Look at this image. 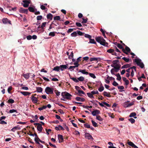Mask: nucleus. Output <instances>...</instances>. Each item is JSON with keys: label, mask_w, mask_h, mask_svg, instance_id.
Segmentation results:
<instances>
[{"label": "nucleus", "mask_w": 148, "mask_h": 148, "mask_svg": "<svg viewBox=\"0 0 148 148\" xmlns=\"http://www.w3.org/2000/svg\"><path fill=\"white\" fill-rule=\"evenodd\" d=\"M112 84L114 86H116L118 85V84L115 81L113 82Z\"/></svg>", "instance_id": "62"}, {"label": "nucleus", "mask_w": 148, "mask_h": 148, "mask_svg": "<svg viewBox=\"0 0 148 148\" xmlns=\"http://www.w3.org/2000/svg\"><path fill=\"white\" fill-rule=\"evenodd\" d=\"M100 113V111L99 110L96 109L93 111H92V114L93 116H97V115L98 114Z\"/></svg>", "instance_id": "6"}, {"label": "nucleus", "mask_w": 148, "mask_h": 148, "mask_svg": "<svg viewBox=\"0 0 148 148\" xmlns=\"http://www.w3.org/2000/svg\"><path fill=\"white\" fill-rule=\"evenodd\" d=\"M125 51H127V52H129L130 51V48L126 46L125 49Z\"/></svg>", "instance_id": "53"}, {"label": "nucleus", "mask_w": 148, "mask_h": 148, "mask_svg": "<svg viewBox=\"0 0 148 148\" xmlns=\"http://www.w3.org/2000/svg\"><path fill=\"white\" fill-rule=\"evenodd\" d=\"M23 2L24 3L23 5V6L25 8L28 7L30 3V2L27 0H23Z\"/></svg>", "instance_id": "7"}, {"label": "nucleus", "mask_w": 148, "mask_h": 148, "mask_svg": "<svg viewBox=\"0 0 148 148\" xmlns=\"http://www.w3.org/2000/svg\"><path fill=\"white\" fill-rule=\"evenodd\" d=\"M122 79L123 81L125 82V84L126 85H127L129 84V81L126 78L124 77H123L122 78Z\"/></svg>", "instance_id": "21"}, {"label": "nucleus", "mask_w": 148, "mask_h": 148, "mask_svg": "<svg viewBox=\"0 0 148 148\" xmlns=\"http://www.w3.org/2000/svg\"><path fill=\"white\" fill-rule=\"evenodd\" d=\"M114 67L115 69H116L118 70H119V69L120 67L118 66H117L116 64H114Z\"/></svg>", "instance_id": "58"}, {"label": "nucleus", "mask_w": 148, "mask_h": 148, "mask_svg": "<svg viewBox=\"0 0 148 148\" xmlns=\"http://www.w3.org/2000/svg\"><path fill=\"white\" fill-rule=\"evenodd\" d=\"M129 101H125L124 103V105L123 106L125 108H127L133 105L134 104V101H133L131 103H130L128 104L127 103L128 102H129Z\"/></svg>", "instance_id": "5"}, {"label": "nucleus", "mask_w": 148, "mask_h": 148, "mask_svg": "<svg viewBox=\"0 0 148 148\" xmlns=\"http://www.w3.org/2000/svg\"><path fill=\"white\" fill-rule=\"evenodd\" d=\"M77 35V32H74L71 34V36L72 37H75Z\"/></svg>", "instance_id": "29"}, {"label": "nucleus", "mask_w": 148, "mask_h": 148, "mask_svg": "<svg viewBox=\"0 0 148 148\" xmlns=\"http://www.w3.org/2000/svg\"><path fill=\"white\" fill-rule=\"evenodd\" d=\"M79 72L83 74H85L86 75H87L89 74V73L88 72L86 71V70L85 69L80 70H79Z\"/></svg>", "instance_id": "16"}, {"label": "nucleus", "mask_w": 148, "mask_h": 148, "mask_svg": "<svg viewBox=\"0 0 148 148\" xmlns=\"http://www.w3.org/2000/svg\"><path fill=\"white\" fill-rule=\"evenodd\" d=\"M77 67V66H71L69 68V69H70L71 71H73L74 70V69Z\"/></svg>", "instance_id": "25"}, {"label": "nucleus", "mask_w": 148, "mask_h": 148, "mask_svg": "<svg viewBox=\"0 0 148 148\" xmlns=\"http://www.w3.org/2000/svg\"><path fill=\"white\" fill-rule=\"evenodd\" d=\"M8 103H13L14 102V101L13 99H9L7 101Z\"/></svg>", "instance_id": "33"}, {"label": "nucleus", "mask_w": 148, "mask_h": 148, "mask_svg": "<svg viewBox=\"0 0 148 148\" xmlns=\"http://www.w3.org/2000/svg\"><path fill=\"white\" fill-rule=\"evenodd\" d=\"M60 70L62 71L64 69H66L67 68V66L66 65H62L60 66Z\"/></svg>", "instance_id": "17"}, {"label": "nucleus", "mask_w": 148, "mask_h": 148, "mask_svg": "<svg viewBox=\"0 0 148 148\" xmlns=\"http://www.w3.org/2000/svg\"><path fill=\"white\" fill-rule=\"evenodd\" d=\"M35 136L36 137L35 138V142L37 143L38 144H39V142L40 140L39 139L38 137L37 136V135L36 134H34Z\"/></svg>", "instance_id": "14"}, {"label": "nucleus", "mask_w": 148, "mask_h": 148, "mask_svg": "<svg viewBox=\"0 0 148 148\" xmlns=\"http://www.w3.org/2000/svg\"><path fill=\"white\" fill-rule=\"evenodd\" d=\"M131 65L129 64H127L125 65H124L122 66V69H124V68H129L130 66Z\"/></svg>", "instance_id": "23"}, {"label": "nucleus", "mask_w": 148, "mask_h": 148, "mask_svg": "<svg viewBox=\"0 0 148 148\" xmlns=\"http://www.w3.org/2000/svg\"><path fill=\"white\" fill-rule=\"evenodd\" d=\"M84 36L86 38H88L89 39H90L92 37L90 35L86 34H85Z\"/></svg>", "instance_id": "49"}, {"label": "nucleus", "mask_w": 148, "mask_h": 148, "mask_svg": "<svg viewBox=\"0 0 148 148\" xmlns=\"http://www.w3.org/2000/svg\"><path fill=\"white\" fill-rule=\"evenodd\" d=\"M27 38L28 40H30L32 38V36L31 35H29L27 36Z\"/></svg>", "instance_id": "64"}, {"label": "nucleus", "mask_w": 148, "mask_h": 148, "mask_svg": "<svg viewBox=\"0 0 148 148\" xmlns=\"http://www.w3.org/2000/svg\"><path fill=\"white\" fill-rule=\"evenodd\" d=\"M9 112L10 113H12L14 112H17L16 110L14 109H12L10 110Z\"/></svg>", "instance_id": "51"}, {"label": "nucleus", "mask_w": 148, "mask_h": 148, "mask_svg": "<svg viewBox=\"0 0 148 148\" xmlns=\"http://www.w3.org/2000/svg\"><path fill=\"white\" fill-rule=\"evenodd\" d=\"M29 74H30V73H28L26 74H23V75L25 78L28 79L29 77Z\"/></svg>", "instance_id": "19"}, {"label": "nucleus", "mask_w": 148, "mask_h": 148, "mask_svg": "<svg viewBox=\"0 0 148 148\" xmlns=\"http://www.w3.org/2000/svg\"><path fill=\"white\" fill-rule=\"evenodd\" d=\"M46 22H44L42 24V25L41 26V27L42 28H43L44 27H45L46 25Z\"/></svg>", "instance_id": "52"}, {"label": "nucleus", "mask_w": 148, "mask_h": 148, "mask_svg": "<svg viewBox=\"0 0 148 148\" xmlns=\"http://www.w3.org/2000/svg\"><path fill=\"white\" fill-rule=\"evenodd\" d=\"M74 30V29H69L67 31L68 33H71Z\"/></svg>", "instance_id": "56"}, {"label": "nucleus", "mask_w": 148, "mask_h": 148, "mask_svg": "<svg viewBox=\"0 0 148 148\" xmlns=\"http://www.w3.org/2000/svg\"><path fill=\"white\" fill-rule=\"evenodd\" d=\"M73 52H72L70 55L69 56V58H70V59L72 58L73 57Z\"/></svg>", "instance_id": "60"}, {"label": "nucleus", "mask_w": 148, "mask_h": 148, "mask_svg": "<svg viewBox=\"0 0 148 148\" xmlns=\"http://www.w3.org/2000/svg\"><path fill=\"white\" fill-rule=\"evenodd\" d=\"M91 93L92 95H94L95 94H98L99 93V92L97 90H96V91L93 90L91 92Z\"/></svg>", "instance_id": "50"}, {"label": "nucleus", "mask_w": 148, "mask_h": 148, "mask_svg": "<svg viewBox=\"0 0 148 148\" xmlns=\"http://www.w3.org/2000/svg\"><path fill=\"white\" fill-rule=\"evenodd\" d=\"M77 94H79V95L81 96V94H85V93L82 90H78Z\"/></svg>", "instance_id": "37"}, {"label": "nucleus", "mask_w": 148, "mask_h": 148, "mask_svg": "<svg viewBox=\"0 0 148 148\" xmlns=\"http://www.w3.org/2000/svg\"><path fill=\"white\" fill-rule=\"evenodd\" d=\"M55 129L56 130H64V128L60 125H59L57 127H56Z\"/></svg>", "instance_id": "12"}, {"label": "nucleus", "mask_w": 148, "mask_h": 148, "mask_svg": "<svg viewBox=\"0 0 148 148\" xmlns=\"http://www.w3.org/2000/svg\"><path fill=\"white\" fill-rule=\"evenodd\" d=\"M134 61L136 62L137 64L140 66L141 68H143L144 67L143 64L141 62V60L136 59L134 60Z\"/></svg>", "instance_id": "4"}, {"label": "nucleus", "mask_w": 148, "mask_h": 148, "mask_svg": "<svg viewBox=\"0 0 148 148\" xmlns=\"http://www.w3.org/2000/svg\"><path fill=\"white\" fill-rule=\"evenodd\" d=\"M114 50L113 49H111L108 50L107 51V52H108L110 53H112H112H114Z\"/></svg>", "instance_id": "38"}, {"label": "nucleus", "mask_w": 148, "mask_h": 148, "mask_svg": "<svg viewBox=\"0 0 148 148\" xmlns=\"http://www.w3.org/2000/svg\"><path fill=\"white\" fill-rule=\"evenodd\" d=\"M116 46L119 49H123L122 45L119 43L117 44V45H116Z\"/></svg>", "instance_id": "54"}, {"label": "nucleus", "mask_w": 148, "mask_h": 148, "mask_svg": "<svg viewBox=\"0 0 148 148\" xmlns=\"http://www.w3.org/2000/svg\"><path fill=\"white\" fill-rule=\"evenodd\" d=\"M55 92L56 95L57 96H59L60 94V92L58 91V90H55Z\"/></svg>", "instance_id": "57"}, {"label": "nucleus", "mask_w": 148, "mask_h": 148, "mask_svg": "<svg viewBox=\"0 0 148 148\" xmlns=\"http://www.w3.org/2000/svg\"><path fill=\"white\" fill-rule=\"evenodd\" d=\"M70 79L73 80L75 82L77 83L78 82V79L75 77H70Z\"/></svg>", "instance_id": "34"}, {"label": "nucleus", "mask_w": 148, "mask_h": 148, "mask_svg": "<svg viewBox=\"0 0 148 148\" xmlns=\"http://www.w3.org/2000/svg\"><path fill=\"white\" fill-rule=\"evenodd\" d=\"M85 137L86 138L89 140L93 139V138L91 135L88 133H86L85 134Z\"/></svg>", "instance_id": "8"}, {"label": "nucleus", "mask_w": 148, "mask_h": 148, "mask_svg": "<svg viewBox=\"0 0 148 148\" xmlns=\"http://www.w3.org/2000/svg\"><path fill=\"white\" fill-rule=\"evenodd\" d=\"M28 9L30 12H35L34 9L32 7H29Z\"/></svg>", "instance_id": "40"}, {"label": "nucleus", "mask_w": 148, "mask_h": 148, "mask_svg": "<svg viewBox=\"0 0 148 148\" xmlns=\"http://www.w3.org/2000/svg\"><path fill=\"white\" fill-rule=\"evenodd\" d=\"M36 89L37 91L39 92H41L42 91V89L40 87H37Z\"/></svg>", "instance_id": "24"}, {"label": "nucleus", "mask_w": 148, "mask_h": 148, "mask_svg": "<svg viewBox=\"0 0 148 148\" xmlns=\"http://www.w3.org/2000/svg\"><path fill=\"white\" fill-rule=\"evenodd\" d=\"M45 92L47 94H52L53 93L54 89L49 87H47L45 89Z\"/></svg>", "instance_id": "3"}, {"label": "nucleus", "mask_w": 148, "mask_h": 148, "mask_svg": "<svg viewBox=\"0 0 148 148\" xmlns=\"http://www.w3.org/2000/svg\"><path fill=\"white\" fill-rule=\"evenodd\" d=\"M87 95L88 96V97H89L91 98H94V97L93 96V95L92 94L90 93V92H88L87 93Z\"/></svg>", "instance_id": "31"}, {"label": "nucleus", "mask_w": 148, "mask_h": 148, "mask_svg": "<svg viewBox=\"0 0 148 148\" xmlns=\"http://www.w3.org/2000/svg\"><path fill=\"white\" fill-rule=\"evenodd\" d=\"M92 123V125L95 127H97V124L96 122L93 121V120H92L91 121Z\"/></svg>", "instance_id": "43"}, {"label": "nucleus", "mask_w": 148, "mask_h": 148, "mask_svg": "<svg viewBox=\"0 0 148 148\" xmlns=\"http://www.w3.org/2000/svg\"><path fill=\"white\" fill-rule=\"evenodd\" d=\"M96 40L99 43L103 45L106 46V44L107 45V43L106 42L105 40L102 37H99L96 38Z\"/></svg>", "instance_id": "1"}, {"label": "nucleus", "mask_w": 148, "mask_h": 148, "mask_svg": "<svg viewBox=\"0 0 148 148\" xmlns=\"http://www.w3.org/2000/svg\"><path fill=\"white\" fill-rule=\"evenodd\" d=\"M76 25L78 26V27H81L82 26V24H81V23H78V22H77L76 23Z\"/></svg>", "instance_id": "63"}, {"label": "nucleus", "mask_w": 148, "mask_h": 148, "mask_svg": "<svg viewBox=\"0 0 148 148\" xmlns=\"http://www.w3.org/2000/svg\"><path fill=\"white\" fill-rule=\"evenodd\" d=\"M60 18L59 16H56L54 17L53 18V20L54 21H60Z\"/></svg>", "instance_id": "27"}, {"label": "nucleus", "mask_w": 148, "mask_h": 148, "mask_svg": "<svg viewBox=\"0 0 148 148\" xmlns=\"http://www.w3.org/2000/svg\"><path fill=\"white\" fill-rule=\"evenodd\" d=\"M129 121H130L132 123H133L135 122V120L132 118H131L129 119Z\"/></svg>", "instance_id": "44"}, {"label": "nucleus", "mask_w": 148, "mask_h": 148, "mask_svg": "<svg viewBox=\"0 0 148 148\" xmlns=\"http://www.w3.org/2000/svg\"><path fill=\"white\" fill-rule=\"evenodd\" d=\"M76 99L77 101H81L82 102L84 101L85 100V99L84 98L79 97H76Z\"/></svg>", "instance_id": "20"}, {"label": "nucleus", "mask_w": 148, "mask_h": 148, "mask_svg": "<svg viewBox=\"0 0 148 148\" xmlns=\"http://www.w3.org/2000/svg\"><path fill=\"white\" fill-rule=\"evenodd\" d=\"M58 137L59 140V142L61 143L62 142L63 140V138L62 135L60 134L58 135Z\"/></svg>", "instance_id": "11"}, {"label": "nucleus", "mask_w": 148, "mask_h": 148, "mask_svg": "<svg viewBox=\"0 0 148 148\" xmlns=\"http://www.w3.org/2000/svg\"><path fill=\"white\" fill-rule=\"evenodd\" d=\"M37 129L38 131L40 132H41L42 129V125L41 124H40L38 126H37Z\"/></svg>", "instance_id": "22"}, {"label": "nucleus", "mask_w": 148, "mask_h": 148, "mask_svg": "<svg viewBox=\"0 0 148 148\" xmlns=\"http://www.w3.org/2000/svg\"><path fill=\"white\" fill-rule=\"evenodd\" d=\"M60 66H56L54 67L53 68V70L54 71H58L60 70Z\"/></svg>", "instance_id": "26"}, {"label": "nucleus", "mask_w": 148, "mask_h": 148, "mask_svg": "<svg viewBox=\"0 0 148 148\" xmlns=\"http://www.w3.org/2000/svg\"><path fill=\"white\" fill-rule=\"evenodd\" d=\"M55 32H50L49 34V36H55Z\"/></svg>", "instance_id": "45"}, {"label": "nucleus", "mask_w": 148, "mask_h": 148, "mask_svg": "<svg viewBox=\"0 0 148 148\" xmlns=\"http://www.w3.org/2000/svg\"><path fill=\"white\" fill-rule=\"evenodd\" d=\"M78 80L79 81L82 82L84 81V78L83 76H80L79 77L77 78Z\"/></svg>", "instance_id": "28"}, {"label": "nucleus", "mask_w": 148, "mask_h": 148, "mask_svg": "<svg viewBox=\"0 0 148 148\" xmlns=\"http://www.w3.org/2000/svg\"><path fill=\"white\" fill-rule=\"evenodd\" d=\"M20 93L25 96L29 95L31 94V93L29 92L23 91H21Z\"/></svg>", "instance_id": "15"}, {"label": "nucleus", "mask_w": 148, "mask_h": 148, "mask_svg": "<svg viewBox=\"0 0 148 148\" xmlns=\"http://www.w3.org/2000/svg\"><path fill=\"white\" fill-rule=\"evenodd\" d=\"M47 108V106H43L42 107L39 108L38 109L41 111L43 109H45Z\"/></svg>", "instance_id": "36"}, {"label": "nucleus", "mask_w": 148, "mask_h": 148, "mask_svg": "<svg viewBox=\"0 0 148 148\" xmlns=\"http://www.w3.org/2000/svg\"><path fill=\"white\" fill-rule=\"evenodd\" d=\"M122 59L126 62H128L129 61V59L128 58H126L125 57H123Z\"/></svg>", "instance_id": "39"}, {"label": "nucleus", "mask_w": 148, "mask_h": 148, "mask_svg": "<svg viewBox=\"0 0 148 148\" xmlns=\"http://www.w3.org/2000/svg\"><path fill=\"white\" fill-rule=\"evenodd\" d=\"M89 43L92 44H95L96 42H95L94 39H92L91 38L90 39V41Z\"/></svg>", "instance_id": "48"}, {"label": "nucleus", "mask_w": 148, "mask_h": 148, "mask_svg": "<svg viewBox=\"0 0 148 148\" xmlns=\"http://www.w3.org/2000/svg\"><path fill=\"white\" fill-rule=\"evenodd\" d=\"M89 75L92 77L94 79L95 78H96V77L95 75L92 73H89Z\"/></svg>", "instance_id": "46"}, {"label": "nucleus", "mask_w": 148, "mask_h": 148, "mask_svg": "<svg viewBox=\"0 0 148 148\" xmlns=\"http://www.w3.org/2000/svg\"><path fill=\"white\" fill-rule=\"evenodd\" d=\"M104 88L103 86H101L99 88L98 90L100 92H101L104 90Z\"/></svg>", "instance_id": "42"}, {"label": "nucleus", "mask_w": 148, "mask_h": 148, "mask_svg": "<svg viewBox=\"0 0 148 148\" xmlns=\"http://www.w3.org/2000/svg\"><path fill=\"white\" fill-rule=\"evenodd\" d=\"M31 100H32V102L34 103H36L38 101V99L35 97L33 96H32V97L31 98Z\"/></svg>", "instance_id": "9"}, {"label": "nucleus", "mask_w": 148, "mask_h": 148, "mask_svg": "<svg viewBox=\"0 0 148 148\" xmlns=\"http://www.w3.org/2000/svg\"><path fill=\"white\" fill-rule=\"evenodd\" d=\"M96 119L100 121H102L103 120V119L100 116H97Z\"/></svg>", "instance_id": "35"}, {"label": "nucleus", "mask_w": 148, "mask_h": 148, "mask_svg": "<svg viewBox=\"0 0 148 148\" xmlns=\"http://www.w3.org/2000/svg\"><path fill=\"white\" fill-rule=\"evenodd\" d=\"M77 34L80 36H82L83 35V33L79 31H77Z\"/></svg>", "instance_id": "59"}, {"label": "nucleus", "mask_w": 148, "mask_h": 148, "mask_svg": "<svg viewBox=\"0 0 148 148\" xmlns=\"http://www.w3.org/2000/svg\"><path fill=\"white\" fill-rule=\"evenodd\" d=\"M128 144L130 146L134 148H138V147L136 145L133 143L131 141H129L128 142Z\"/></svg>", "instance_id": "10"}, {"label": "nucleus", "mask_w": 148, "mask_h": 148, "mask_svg": "<svg viewBox=\"0 0 148 148\" xmlns=\"http://www.w3.org/2000/svg\"><path fill=\"white\" fill-rule=\"evenodd\" d=\"M42 18V16H38L37 17V19L38 20H41Z\"/></svg>", "instance_id": "55"}, {"label": "nucleus", "mask_w": 148, "mask_h": 148, "mask_svg": "<svg viewBox=\"0 0 148 148\" xmlns=\"http://www.w3.org/2000/svg\"><path fill=\"white\" fill-rule=\"evenodd\" d=\"M103 94L104 96H106L108 97H111V95L110 94V93L107 92L106 91H104L103 92Z\"/></svg>", "instance_id": "18"}, {"label": "nucleus", "mask_w": 148, "mask_h": 148, "mask_svg": "<svg viewBox=\"0 0 148 148\" xmlns=\"http://www.w3.org/2000/svg\"><path fill=\"white\" fill-rule=\"evenodd\" d=\"M116 76L117 77V79L120 81L121 79V77L120 76V75L119 73H117L116 74Z\"/></svg>", "instance_id": "32"}, {"label": "nucleus", "mask_w": 148, "mask_h": 148, "mask_svg": "<svg viewBox=\"0 0 148 148\" xmlns=\"http://www.w3.org/2000/svg\"><path fill=\"white\" fill-rule=\"evenodd\" d=\"M52 15L50 13L47 15V18L52 19Z\"/></svg>", "instance_id": "30"}, {"label": "nucleus", "mask_w": 148, "mask_h": 148, "mask_svg": "<svg viewBox=\"0 0 148 148\" xmlns=\"http://www.w3.org/2000/svg\"><path fill=\"white\" fill-rule=\"evenodd\" d=\"M85 127L87 128H90V125L86 123L84 124Z\"/></svg>", "instance_id": "61"}, {"label": "nucleus", "mask_w": 148, "mask_h": 148, "mask_svg": "<svg viewBox=\"0 0 148 148\" xmlns=\"http://www.w3.org/2000/svg\"><path fill=\"white\" fill-rule=\"evenodd\" d=\"M136 115V114L135 112H132L130 114V115H129V116L130 117H134Z\"/></svg>", "instance_id": "47"}, {"label": "nucleus", "mask_w": 148, "mask_h": 148, "mask_svg": "<svg viewBox=\"0 0 148 148\" xmlns=\"http://www.w3.org/2000/svg\"><path fill=\"white\" fill-rule=\"evenodd\" d=\"M61 95L64 98L69 100H71V97L72 96L71 95L66 92H62Z\"/></svg>", "instance_id": "2"}, {"label": "nucleus", "mask_w": 148, "mask_h": 148, "mask_svg": "<svg viewBox=\"0 0 148 148\" xmlns=\"http://www.w3.org/2000/svg\"><path fill=\"white\" fill-rule=\"evenodd\" d=\"M2 21L4 24H7L8 23H10V21H9L7 18H3L2 20Z\"/></svg>", "instance_id": "13"}, {"label": "nucleus", "mask_w": 148, "mask_h": 148, "mask_svg": "<svg viewBox=\"0 0 148 148\" xmlns=\"http://www.w3.org/2000/svg\"><path fill=\"white\" fill-rule=\"evenodd\" d=\"M97 58H92L90 59V62H92L93 61H97Z\"/></svg>", "instance_id": "41"}]
</instances>
